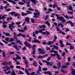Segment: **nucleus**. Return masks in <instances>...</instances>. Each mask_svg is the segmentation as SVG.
Listing matches in <instances>:
<instances>
[{
  "mask_svg": "<svg viewBox=\"0 0 75 75\" xmlns=\"http://www.w3.org/2000/svg\"><path fill=\"white\" fill-rule=\"evenodd\" d=\"M57 6V10H59V11H60L61 10V8H59L58 5Z\"/></svg>",
  "mask_w": 75,
  "mask_h": 75,
  "instance_id": "40",
  "label": "nucleus"
},
{
  "mask_svg": "<svg viewBox=\"0 0 75 75\" xmlns=\"http://www.w3.org/2000/svg\"><path fill=\"white\" fill-rule=\"evenodd\" d=\"M30 1L31 2H33V4H35V3L36 2L35 0H30Z\"/></svg>",
  "mask_w": 75,
  "mask_h": 75,
  "instance_id": "34",
  "label": "nucleus"
},
{
  "mask_svg": "<svg viewBox=\"0 0 75 75\" xmlns=\"http://www.w3.org/2000/svg\"><path fill=\"white\" fill-rule=\"evenodd\" d=\"M4 18H6V17L4 16H2V17H0V20H4Z\"/></svg>",
  "mask_w": 75,
  "mask_h": 75,
  "instance_id": "29",
  "label": "nucleus"
},
{
  "mask_svg": "<svg viewBox=\"0 0 75 75\" xmlns=\"http://www.w3.org/2000/svg\"><path fill=\"white\" fill-rule=\"evenodd\" d=\"M14 16H20V15L19 14H18V13H16V12L14 13Z\"/></svg>",
  "mask_w": 75,
  "mask_h": 75,
  "instance_id": "27",
  "label": "nucleus"
},
{
  "mask_svg": "<svg viewBox=\"0 0 75 75\" xmlns=\"http://www.w3.org/2000/svg\"><path fill=\"white\" fill-rule=\"evenodd\" d=\"M8 64L7 63V62H6V61H4L2 63V65H4V66H6Z\"/></svg>",
  "mask_w": 75,
  "mask_h": 75,
  "instance_id": "11",
  "label": "nucleus"
},
{
  "mask_svg": "<svg viewBox=\"0 0 75 75\" xmlns=\"http://www.w3.org/2000/svg\"><path fill=\"white\" fill-rule=\"evenodd\" d=\"M62 68H68V66L65 65H63L62 66Z\"/></svg>",
  "mask_w": 75,
  "mask_h": 75,
  "instance_id": "24",
  "label": "nucleus"
},
{
  "mask_svg": "<svg viewBox=\"0 0 75 75\" xmlns=\"http://www.w3.org/2000/svg\"><path fill=\"white\" fill-rule=\"evenodd\" d=\"M40 12H39L38 13L36 12L34 13V15L35 16H33V17H34V18H38V16H40ZM37 15L38 16H37Z\"/></svg>",
  "mask_w": 75,
  "mask_h": 75,
  "instance_id": "2",
  "label": "nucleus"
},
{
  "mask_svg": "<svg viewBox=\"0 0 75 75\" xmlns=\"http://www.w3.org/2000/svg\"><path fill=\"white\" fill-rule=\"evenodd\" d=\"M66 54V53L65 52H64L63 53H62V55L63 57H64L65 55Z\"/></svg>",
  "mask_w": 75,
  "mask_h": 75,
  "instance_id": "60",
  "label": "nucleus"
},
{
  "mask_svg": "<svg viewBox=\"0 0 75 75\" xmlns=\"http://www.w3.org/2000/svg\"><path fill=\"white\" fill-rule=\"evenodd\" d=\"M21 23V22H16V24L17 25H18L19 24H20Z\"/></svg>",
  "mask_w": 75,
  "mask_h": 75,
  "instance_id": "59",
  "label": "nucleus"
},
{
  "mask_svg": "<svg viewBox=\"0 0 75 75\" xmlns=\"http://www.w3.org/2000/svg\"><path fill=\"white\" fill-rule=\"evenodd\" d=\"M38 51H40L39 52V54H45V52H44V51H43V50L40 48L38 49Z\"/></svg>",
  "mask_w": 75,
  "mask_h": 75,
  "instance_id": "3",
  "label": "nucleus"
},
{
  "mask_svg": "<svg viewBox=\"0 0 75 75\" xmlns=\"http://www.w3.org/2000/svg\"><path fill=\"white\" fill-rule=\"evenodd\" d=\"M30 0H27L26 1L27 4H30Z\"/></svg>",
  "mask_w": 75,
  "mask_h": 75,
  "instance_id": "50",
  "label": "nucleus"
},
{
  "mask_svg": "<svg viewBox=\"0 0 75 75\" xmlns=\"http://www.w3.org/2000/svg\"><path fill=\"white\" fill-rule=\"evenodd\" d=\"M18 74H20V75H23V74H24V73L22 72L21 71H19L18 72Z\"/></svg>",
  "mask_w": 75,
  "mask_h": 75,
  "instance_id": "25",
  "label": "nucleus"
},
{
  "mask_svg": "<svg viewBox=\"0 0 75 75\" xmlns=\"http://www.w3.org/2000/svg\"><path fill=\"white\" fill-rule=\"evenodd\" d=\"M24 44L25 46H26V47H27V45H28V43H27V41H25L24 42Z\"/></svg>",
  "mask_w": 75,
  "mask_h": 75,
  "instance_id": "53",
  "label": "nucleus"
},
{
  "mask_svg": "<svg viewBox=\"0 0 75 75\" xmlns=\"http://www.w3.org/2000/svg\"><path fill=\"white\" fill-rule=\"evenodd\" d=\"M13 47H14V48H15L16 50H17V51H20V49H19V48H18L17 46H13Z\"/></svg>",
  "mask_w": 75,
  "mask_h": 75,
  "instance_id": "21",
  "label": "nucleus"
},
{
  "mask_svg": "<svg viewBox=\"0 0 75 75\" xmlns=\"http://www.w3.org/2000/svg\"><path fill=\"white\" fill-rule=\"evenodd\" d=\"M32 43H38L39 44H40L41 43V42L40 41L38 40H33L32 41Z\"/></svg>",
  "mask_w": 75,
  "mask_h": 75,
  "instance_id": "6",
  "label": "nucleus"
},
{
  "mask_svg": "<svg viewBox=\"0 0 75 75\" xmlns=\"http://www.w3.org/2000/svg\"><path fill=\"white\" fill-rule=\"evenodd\" d=\"M53 47L55 49H56V50H58L59 47L55 45H53Z\"/></svg>",
  "mask_w": 75,
  "mask_h": 75,
  "instance_id": "28",
  "label": "nucleus"
},
{
  "mask_svg": "<svg viewBox=\"0 0 75 75\" xmlns=\"http://www.w3.org/2000/svg\"><path fill=\"white\" fill-rule=\"evenodd\" d=\"M40 33L42 34H44V35H45V34H46V33H45V32H41Z\"/></svg>",
  "mask_w": 75,
  "mask_h": 75,
  "instance_id": "56",
  "label": "nucleus"
},
{
  "mask_svg": "<svg viewBox=\"0 0 75 75\" xmlns=\"http://www.w3.org/2000/svg\"><path fill=\"white\" fill-rule=\"evenodd\" d=\"M61 68V62H59L57 63V68L58 69H59V68Z\"/></svg>",
  "mask_w": 75,
  "mask_h": 75,
  "instance_id": "17",
  "label": "nucleus"
},
{
  "mask_svg": "<svg viewBox=\"0 0 75 75\" xmlns=\"http://www.w3.org/2000/svg\"><path fill=\"white\" fill-rule=\"evenodd\" d=\"M5 71V74H7V75H8L9 74H10L11 73V71H8V72H7V70H4Z\"/></svg>",
  "mask_w": 75,
  "mask_h": 75,
  "instance_id": "16",
  "label": "nucleus"
},
{
  "mask_svg": "<svg viewBox=\"0 0 75 75\" xmlns=\"http://www.w3.org/2000/svg\"><path fill=\"white\" fill-rule=\"evenodd\" d=\"M68 8L70 10H73V8H72V6H71L70 5Z\"/></svg>",
  "mask_w": 75,
  "mask_h": 75,
  "instance_id": "36",
  "label": "nucleus"
},
{
  "mask_svg": "<svg viewBox=\"0 0 75 75\" xmlns=\"http://www.w3.org/2000/svg\"><path fill=\"white\" fill-rule=\"evenodd\" d=\"M3 69H4V70H6V69H7V71H8L9 69H10V68L8 67H4L3 68Z\"/></svg>",
  "mask_w": 75,
  "mask_h": 75,
  "instance_id": "13",
  "label": "nucleus"
},
{
  "mask_svg": "<svg viewBox=\"0 0 75 75\" xmlns=\"http://www.w3.org/2000/svg\"><path fill=\"white\" fill-rule=\"evenodd\" d=\"M14 12H11L10 13V14H11L12 16H14Z\"/></svg>",
  "mask_w": 75,
  "mask_h": 75,
  "instance_id": "51",
  "label": "nucleus"
},
{
  "mask_svg": "<svg viewBox=\"0 0 75 75\" xmlns=\"http://www.w3.org/2000/svg\"><path fill=\"white\" fill-rule=\"evenodd\" d=\"M39 69L37 71V74H40V72H41V67L39 65Z\"/></svg>",
  "mask_w": 75,
  "mask_h": 75,
  "instance_id": "7",
  "label": "nucleus"
},
{
  "mask_svg": "<svg viewBox=\"0 0 75 75\" xmlns=\"http://www.w3.org/2000/svg\"><path fill=\"white\" fill-rule=\"evenodd\" d=\"M57 39V37L56 36H54V40L55 41L56 39Z\"/></svg>",
  "mask_w": 75,
  "mask_h": 75,
  "instance_id": "63",
  "label": "nucleus"
},
{
  "mask_svg": "<svg viewBox=\"0 0 75 75\" xmlns=\"http://www.w3.org/2000/svg\"><path fill=\"white\" fill-rule=\"evenodd\" d=\"M67 13L68 14H72V13H73V12L72 11L71 12H70L69 11H67Z\"/></svg>",
  "mask_w": 75,
  "mask_h": 75,
  "instance_id": "54",
  "label": "nucleus"
},
{
  "mask_svg": "<svg viewBox=\"0 0 75 75\" xmlns=\"http://www.w3.org/2000/svg\"><path fill=\"white\" fill-rule=\"evenodd\" d=\"M6 1H8L10 3H12L13 4H16V3L14 2V1H12L11 0H6Z\"/></svg>",
  "mask_w": 75,
  "mask_h": 75,
  "instance_id": "12",
  "label": "nucleus"
},
{
  "mask_svg": "<svg viewBox=\"0 0 75 75\" xmlns=\"http://www.w3.org/2000/svg\"><path fill=\"white\" fill-rule=\"evenodd\" d=\"M53 64H54V63L53 62H47V66H50H50H52V65Z\"/></svg>",
  "mask_w": 75,
  "mask_h": 75,
  "instance_id": "9",
  "label": "nucleus"
},
{
  "mask_svg": "<svg viewBox=\"0 0 75 75\" xmlns=\"http://www.w3.org/2000/svg\"><path fill=\"white\" fill-rule=\"evenodd\" d=\"M15 55L16 56V60H18L19 59H21V57H20L19 55L18 54H16Z\"/></svg>",
  "mask_w": 75,
  "mask_h": 75,
  "instance_id": "8",
  "label": "nucleus"
},
{
  "mask_svg": "<svg viewBox=\"0 0 75 75\" xmlns=\"http://www.w3.org/2000/svg\"><path fill=\"white\" fill-rule=\"evenodd\" d=\"M8 53L10 54L11 55L14 54V52H8Z\"/></svg>",
  "mask_w": 75,
  "mask_h": 75,
  "instance_id": "38",
  "label": "nucleus"
},
{
  "mask_svg": "<svg viewBox=\"0 0 75 75\" xmlns=\"http://www.w3.org/2000/svg\"><path fill=\"white\" fill-rule=\"evenodd\" d=\"M70 25L71 27H74V24H73V23L72 22L70 23Z\"/></svg>",
  "mask_w": 75,
  "mask_h": 75,
  "instance_id": "58",
  "label": "nucleus"
},
{
  "mask_svg": "<svg viewBox=\"0 0 75 75\" xmlns=\"http://www.w3.org/2000/svg\"><path fill=\"white\" fill-rule=\"evenodd\" d=\"M28 10H30V11H34V9H33L31 8H28Z\"/></svg>",
  "mask_w": 75,
  "mask_h": 75,
  "instance_id": "55",
  "label": "nucleus"
},
{
  "mask_svg": "<svg viewBox=\"0 0 75 75\" xmlns=\"http://www.w3.org/2000/svg\"><path fill=\"white\" fill-rule=\"evenodd\" d=\"M36 46V45H33V47L32 48V50H35V47Z\"/></svg>",
  "mask_w": 75,
  "mask_h": 75,
  "instance_id": "47",
  "label": "nucleus"
},
{
  "mask_svg": "<svg viewBox=\"0 0 75 75\" xmlns=\"http://www.w3.org/2000/svg\"><path fill=\"white\" fill-rule=\"evenodd\" d=\"M2 55L3 57H6V54H5V52H2Z\"/></svg>",
  "mask_w": 75,
  "mask_h": 75,
  "instance_id": "44",
  "label": "nucleus"
},
{
  "mask_svg": "<svg viewBox=\"0 0 75 75\" xmlns=\"http://www.w3.org/2000/svg\"><path fill=\"white\" fill-rule=\"evenodd\" d=\"M41 33V32H40V30L39 31H38V30L36 31L35 32V33L36 34H38V33Z\"/></svg>",
  "mask_w": 75,
  "mask_h": 75,
  "instance_id": "31",
  "label": "nucleus"
},
{
  "mask_svg": "<svg viewBox=\"0 0 75 75\" xmlns=\"http://www.w3.org/2000/svg\"><path fill=\"white\" fill-rule=\"evenodd\" d=\"M9 39H10V38H9L7 37L5 39V40H6V41H9V40H8Z\"/></svg>",
  "mask_w": 75,
  "mask_h": 75,
  "instance_id": "43",
  "label": "nucleus"
},
{
  "mask_svg": "<svg viewBox=\"0 0 75 75\" xmlns=\"http://www.w3.org/2000/svg\"><path fill=\"white\" fill-rule=\"evenodd\" d=\"M26 12L28 14H32V12H30V11H26Z\"/></svg>",
  "mask_w": 75,
  "mask_h": 75,
  "instance_id": "48",
  "label": "nucleus"
},
{
  "mask_svg": "<svg viewBox=\"0 0 75 75\" xmlns=\"http://www.w3.org/2000/svg\"><path fill=\"white\" fill-rule=\"evenodd\" d=\"M22 50L24 51H26V47L24 46L23 47V48L22 49Z\"/></svg>",
  "mask_w": 75,
  "mask_h": 75,
  "instance_id": "39",
  "label": "nucleus"
},
{
  "mask_svg": "<svg viewBox=\"0 0 75 75\" xmlns=\"http://www.w3.org/2000/svg\"><path fill=\"white\" fill-rule=\"evenodd\" d=\"M71 70L72 72L71 73V74L72 75H75V69L73 68H72L71 69Z\"/></svg>",
  "mask_w": 75,
  "mask_h": 75,
  "instance_id": "10",
  "label": "nucleus"
},
{
  "mask_svg": "<svg viewBox=\"0 0 75 75\" xmlns=\"http://www.w3.org/2000/svg\"><path fill=\"white\" fill-rule=\"evenodd\" d=\"M48 54H46L45 55H44L42 56H41V55H40L38 57V58H39V59H42V58H44L46 57H48Z\"/></svg>",
  "mask_w": 75,
  "mask_h": 75,
  "instance_id": "4",
  "label": "nucleus"
},
{
  "mask_svg": "<svg viewBox=\"0 0 75 75\" xmlns=\"http://www.w3.org/2000/svg\"><path fill=\"white\" fill-rule=\"evenodd\" d=\"M12 72L11 73V75H17L16 74V72L13 70H12Z\"/></svg>",
  "mask_w": 75,
  "mask_h": 75,
  "instance_id": "18",
  "label": "nucleus"
},
{
  "mask_svg": "<svg viewBox=\"0 0 75 75\" xmlns=\"http://www.w3.org/2000/svg\"><path fill=\"white\" fill-rule=\"evenodd\" d=\"M21 36L22 37H23V38L25 37V35L22 34L21 33H19L16 35L17 37H21Z\"/></svg>",
  "mask_w": 75,
  "mask_h": 75,
  "instance_id": "5",
  "label": "nucleus"
},
{
  "mask_svg": "<svg viewBox=\"0 0 75 75\" xmlns=\"http://www.w3.org/2000/svg\"><path fill=\"white\" fill-rule=\"evenodd\" d=\"M35 74V72H33L32 73H31L30 74V75H34V74Z\"/></svg>",
  "mask_w": 75,
  "mask_h": 75,
  "instance_id": "61",
  "label": "nucleus"
},
{
  "mask_svg": "<svg viewBox=\"0 0 75 75\" xmlns=\"http://www.w3.org/2000/svg\"><path fill=\"white\" fill-rule=\"evenodd\" d=\"M15 24V23L13 22H12V24H9V28L10 30L11 31H13V28H12V26L14 25Z\"/></svg>",
  "mask_w": 75,
  "mask_h": 75,
  "instance_id": "1",
  "label": "nucleus"
},
{
  "mask_svg": "<svg viewBox=\"0 0 75 75\" xmlns=\"http://www.w3.org/2000/svg\"><path fill=\"white\" fill-rule=\"evenodd\" d=\"M47 68H43L42 69V71H45L47 70Z\"/></svg>",
  "mask_w": 75,
  "mask_h": 75,
  "instance_id": "57",
  "label": "nucleus"
},
{
  "mask_svg": "<svg viewBox=\"0 0 75 75\" xmlns=\"http://www.w3.org/2000/svg\"><path fill=\"white\" fill-rule=\"evenodd\" d=\"M28 13H25L24 12H22L21 13V15L22 16H27L28 15Z\"/></svg>",
  "mask_w": 75,
  "mask_h": 75,
  "instance_id": "14",
  "label": "nucleus"
},
{
  "mask_svg": "<svg viewBox=\"0 0 75 75\" xmlns=\"http://www.w3.org/2000/svg\"><path fill=\"white\" fill-rule=\"evenodd\" d=\"M18 30L19 31V32H21V33H24V32H25L24 30H23L18 29Z\"/></svg>",
  "mask_w": 75,
  "mask_h": 75,
  "instance_id": "22",
  "label": "nucleus"
},
{
  "mask_svg": "<svg viewBox=\"0 0 75 75\" xmlns=\"http://www.w3.org/2000/svg\"><path fill=\"white\" fill-rule=\"evenodd\" d=\"M14 41V39L11 38L10 39V40H9V42H11V41Z\"/></svg>",
  "mask_w": 75,
  "mask_h": 75,
  "instance_id": "41",
  "label": "nucleus"
},
{
  "mask_svg": "<svg viewBox=\"0 0 75 75\" xmlns=\"http://www.w3.org/2000/svg\"><path fill=\"white\" fill-rule=\"evenodd\" d=\"M18 42L19 44H20L21 45H23L22 43H21V42L20 41V40H19L17 41V42H16V43H18Z\"/></svg>",
  "mask_w": 75,
  "mask_h": 75,
  "instance_id": "26",
  "label": "nucleus"
},
{
  "mask_svg": "<svg viewBox=\"0 0 75 75\" xmlns=\"http://www.w3.org/2000/svg\"><path fill=\"white\" fill-rule=\"evenodd\" d=\"M58 25L59 27V26H60V25L62 28H63L64 27V25H63L61 23H59V24H58Z\"/></svg>",
  "mask_w": 75,
  "mask_h": 75,
  "instance_id": "23",
  "label": "nucleus"
},
{
  "mask_svg": "<svg viewBox=\"0 0 75 75\" xmlns=\"http://www.w3.org/2000/svg\"><path fill=\"white\" fill-rule=\"evenodd\" d=\"M47 44L48 45H51V42L50 41L48 42L47 43Z\"/></svg>",
  "mask_w": 75,
  "mask_h": 75,
  "instance_id": "52",
  "label": "nucleus"
},
{
  "mask_svg": "<svg viewBox=\"0 0 75 75\" xmlns=\"http://www.w3.org/2000/svg\"><path fill=\"white\" fill-rule=\"evenodd\" d=\"M33 65L35 67H37V63L36 62H34Z\"/></svg>",
  "mask_w": 75,
  "mask_h": 75,
  "instance_id": "37",
  "label": "nucleus"
},
{
  "mask_svg": "<svg viewBox=\"0 0 75 75\" xmlns=\"http://www.w3.org/2000/svg\"><path fill=\"white\" fill-rule=\"evenodd\" d=\"M31 21L32 23H35V22L34 21V18H32L31 19Z\"/></svg>",
  "mask_w": 75,
  "mask_h": 75,
  "instance_id": "45",
  "label": "nucleus"
},
{
  "mask_svg": "<svg viewBox=\"0 0 75 75\" xmlns=\"http://www.w3.org/2000/svg\"><path fill=\"white\" fill-rule=\"evenodd\" d=\"M55 16L57 17V20L58 19H59V18H60V16H59V15H58V14H56L55 15Z\"/></svg>",
  "mask_w": 75,
  "mask_h": 75,
  "instance_id": "30",
  "label": "nucleus"
},
{
  "mask_svg": "<svg viewBox=\"0 0 75 75\" xmlns=\"http://www.w3.org/2000/svg\"><path fill=\"white\" fill-rule=\"evenodd\" d=\"M5 35H6V36H7L8 37H9L10 36V33H6Z\"/></svg>",
  "mask_w": 75,
  "mask_h": 75,
  "instance_id": "35",
  "label": "nucleus"
},
{
  "mask_svg": "<svg viewBox=\"0 0 75 75\" xmlns=\"http://www.w3.org/2000/svg\"><path fill=\"white\" fill-rule=\"evenodd\" d=\"M45 23L46 24H47V25H48V26H50V25H51L50 23V22H49L48 21H46L45 22Z\"/></svg>",
  "mask_w": 75,
  "mask_h": 75,
  "instance_id": "20",
  "label": "nucleus"
},
{
  "mask_svg": "<svg viewBox=\"0 0 75 75\" xmlns=\"http://www.w3.org/2000/svg\"><path fill=\"white\" fill-rule=\"evenodd\" d=\"M61 45H60V46L61 47H64V45L63 44H60Z\"/></svg>",
  "mask_w": 75,
  "mask_h": 75,
  "instance_id": "64",
  "label": "nucleus"
},
{
  "mask_svg": "<svg viewBox=\"0 0 75 75\" xmlns=\"http://www.w3.org/2000/svg\"><path fill=\"white\" fill-rule=\"evenodd\" d=\"M56 55H57V58L58 59H59V60L61 59V57H60V56L58 54V53H56Z\"/></svg>",
  "mask_w": 75,
  "mask_h": 75,
  "instance_id": "15",
  "label": "nucleus"
},
{
  "mask_svg": "<svg viewBox=\"0 0 75 75\" xmlns=\"http://www.w3.org/2000/svg\"><path fill=\"white\" fill-rule=\"evenodd\" d=\"M27 26H25L24 28V31H26V30H27Z\"/></svg>",
  "mask_w": 75,
  "mask_h": 75,
  "instance_id": "62",
  "label": "nucleus"
},
{
  "mask_svg": "<svg viewBox=\"0 0 75 75\" xmlns=\"http://www.w3.org/2000/svg\"><path fill=\"white\" fill-rule=\"evenodd\" d=\"M33 36L35 38H37V37L35 35V33L34 32H33Z\"/></svg>",
  "mask_w": 75,
  "mask_h": 75,
  "instance_id": "33",
  "label": "nucleus"
},
{
  "mask_svg": "<svg viewBox=\"0 0 75 75\" xmlns=\"http://www.w3.org/2000/svg\"><path fill=\"white\" fill-rule=\"evenodd\" d=\"M25 20L26 21H27V22H29L30 21V18H29L28 17H26Z\"/></svg>",
  "mask_w": 75,
  "mask_h": 75,
  "instance_id": "19",
  "label": "nucleus"
},
{
  "mask_svg": "<svg viewBox=\"0 0 75 75\" xmlns=\"http://www.w3.org/2000/svg\"><path fill=\"white\" fill-rule=\"evenodd\" d=\"M47 74L49 75H52V73H51V72L50 71H47Z\"/></svg>",
  "mask_w": 75,
  "mask_h": 75,
  "instance_id": "42",
  "label": "nucleus"
},
{
  "mask_svg": "<svg viewBox=\"0 0 75 75\" xmlns=\"http://www.w3.org/2000/svg\"><path fill=\"white\" fill-rule=\"evenodd\" d=\"M63 19L64 18H63V17H60L59 19V20H60V21H62V20H63Z\"/></svg>",
  "mask_w": 75,
  "mask_h": 75,
  "instance_id": "46",
  "label": "nucleus"
},
{
  "mask_svg": "<svg viewBox=\"0 0 75 75\" xmlns=\"http://www.w3.org/2000/svg\"><path fill=\"white\" fill-rule=\"evenodd\" d=\"M51 57H56V53L55 54H50Z\"/></svg>",
  "mask_w": 75,
  "mask_h": 75,
  "instance_id": "32",
  "label": "nucleus"
},
{
  "mask_svg": "<svg viewBox=\"0 0 75 75\" xmlns=\"http://www.w3.org/2000/svg\"><path fill=\"white\" fill-rule=\"evenodd\" d=\"M2 41H3V42H4V43L6 44H8V42L5 41V40H2Z\"/></svg>",
  "mask_w": 75,
  "mask_h": 75,
  "instance_id": "49",
  "label": "nucleus"
}]
</instances>
